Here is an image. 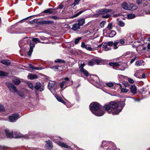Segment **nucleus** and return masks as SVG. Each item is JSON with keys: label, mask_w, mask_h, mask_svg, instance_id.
Listing matches in <instances>:
<instances>
[{"label": "nucleus", "mask_w": 150, "mask_h": 150, "mask_svg": "<svg viewBox=\"0 0 150 150\" xmlns=\"http://www.w3.org/2000/svg\"><path fill=\"white\" fill-rule=\"evenodd\" d=\"M142 0H137V3L138 5H140L142 3Z\"/></svg>", "instance_id": "6e6d98bb"}, {"label": "nucleus", "mask_w": 150, "mask_h": 150, "mask_svg": "<svg viewBox=\"0 0 150 150\" xmlns=\"http://www.w3.org/2000/svg\"><path fill=\"white\" fill-rule=\"evenodd\" d=\"M109 65L112 67H117L120 65L117 62H111L109 63Z\"/></svg>", "instance_id": "c756f323"}, {"label": "nucleus", "mask_w": 150, "mask_h": 150, "mask_svg": "<svg viewBox=\"0 0 150 150\" xmlns=\"http://www.w3.org/2000/svg\"><path fill=\"white\" fill-rule=\"evenodd\" d=\"M81 39V37H79L77 38L75 40V44H77L79 42V40Z\"/></svg>", "instance_id": "a18cd8bd"}, {"label": "nucleus", "mask_w": 150, "mask_h": 150, "mask_svg": "<svg viewBox=\"0 0 150 150\" xmlns=\"http://www.w3.org/2000/svg\"><path fill=\"white\" fill-rule=\"evenodd\" d=\"M27 84V86L32 89H33L34 88V86L33 84L31 83L28 82Z\"/></svg>", "instance_id": "58836bf2"}, {"label": "nucleus", "mask_w": 150, "mask_h": 150, "mask_svg": "<svg viewBox=\"0 0 150 150\" xmlns=\"http://www.w3.org/2000/svg\"><path fill=\"white\" fill-rule=\"evenodd\" d=\"M12 81L16 85H18L20 84L21 81L17 77H15L12 79Z\"/></svg>", "instance_id": "a211bd4d"}, {"label": "nucleus", "mask_w": 150, "mask_h": 150, "mask_svg": "<svg viewBox=\"0 0 150 150\" xmlns=\"http://www.w3.org/2000/svg\"><path fill=\"white\" fill-rule=\"evenodd\" d=\"M128 81L131 83H134V81L131 78H129L128 79Z\"/></svg>", "instance_id": "5fc2aeb1"}, {"label": "nucleus", "mask_w": 150, "mask_h": 150, "mask_svg": "<svg viewBox=\"0 0 150 150\" xmlns=\"http://www.w3.org/2000/svg\"><path fill=\"white\" fill-rule=\"evenodd\" d=\"M146 75L144 74H143L142 76V77L143 78H145V77Z\"/></svg>", "instance_id": "e2e57ef3"}, {"label": "nucleus", "mask_w": 150, "mask_h": 150, "mask_svg": "<svg viewBox=\"0 0 150 150\" xmlns=\"http://www.w3.org/2000/svg\"><path fill=\"white\" fill-rule=\"evenodd\" d=\"M5 109L4 106L2 105H0V111L2 112L4 111Z\"/></svg>", "instance_id": "de8ad7c7"}, {"label": "nucleus", "mask_w": 150, "mask_h": 150, "mask_svg": "<svg viewBox=\"0 0 150 150\" xmlns=\"http://www.w3.org/2000/svg\"><path fill=\"white\" fill-rule=\"evenodd\" d=\"M32 40L33 42H34L36 43H37V42H41L43 43H46V42H41L39 40L38 38H32Z\"/></svg>", "instance_id": "7c9ffc66"}, {"label": "nucleus", "mask_w": 150, "mask_h": 150, "mask_svg": "<svg viewBox=\"0 0 150 150\" xmlns=\"http://www.w3.org/2000/svg\"><path fill=\"white\" fill-rule=\"evenodd\" d=\"M63 7V6L62 4H60L58 8L60 9H62Z\"/></svg>", "instance_id": "bf43d9fd"}, {"label": "nucleus", "mask_w": 150, "mask_h": 150, "mask_svg": "<svg viewBox=\"0 0 150 150\" xmlns=\"http://www.w3.org/2000/svg\"><path fill=\"white\" fill-rule=\"evenodd\" d=\"M130 90L131 93L134 94L137 93V87L134 85H132L130 86Z\"/></svg>", "instance_id": "2eb2a0df"}, {"label": "nucleus", "mask_w": 150, "mask_h": 150, "mask_svg": "<svg viewBox=\"0 0 150 150\" xmlns=\"http://www.w3.org/2000/svg\"><path fill=\"white\" fill-rule=\"evenodd\" d=\"M103 107L98 103L96 102L92 103L90 105V108L92 112L96 116H102L104 113L102 109Z\"/></svg>", "instance_id": "f257e3e1"}, {"label": "nucleus", "mask_w": 150, "mask_h": 150, "mask_svg": "<svg viewBox=\"0 0 150 150\" xmlns=\"http://www.w3.org/2000/svg\"><path fill=\"white\" fill-rule=\"evenodd\" d=\"M135 17V15L134 14L131 13L127 15V17L129 19H131Z\"/></svg>", "instance_id": "f704fd0d"}, {"label": "nucleus", "mask_w": 150, "mask_h": 150, "mask_svg": "<svg viewBox=\"0 0 150 150\" xmlns=\"http://www.w3.org/2000/svg\"><path fill=\"white\" fill-rule=\"evenodd\" d=\"M148 48L150 50V43L147 46Z\"/></svg>", "instance_id": "774afa93"}, {"label": "nucleus", "mask_w": 150, "mask_h": 150, "mask_svg": "<svg viewBox=\"0 0 150 150\" xmlns=\"http://www.w3.org/2000/svg\"><path fill=\"white\" fill-rule=\"evenodd\" d=\"M64 83H63V81L60 83V86L61 88L62 89H65L66 87L65 86Z\"/></svg>", "instance_id": "79ce46f5"}, {"label": "nucleus", "mask_w": 150, "mask_h": 150, "mask_svg": "<svg viewBox=\"0 0 150 150\" xmlns=\"http://www.w3.org/2000/svg\"><path fill=\"white\" fill-rule=\"evenodd\" d=\"M38 23L40 25L53 24L54 22L52 21L43 20L39 21Z\"/></svg>", "instance_id": "ddd939ff"}, {"label": "nucleus", "mask_w": 150, "mask_h": 150, "mask_svg": "<svg viewBox=\"0 0 150 150\" xmlns=\"http://www.w3.org/2000/svg\"><path fill=\"white\" fill-rule=\"evenodd\" d=\"M38 21V20L36 19H34L33 20L30 21V23L33 24L34 23H36Z\"/></svg>", "instance_id": "3c124183"}, {"label": "nucleus", "mask_w": 150, "mask_h": 150, "mask_svg": "<svg viewBox=\"0 0 150 150\" xmlns=\"http://www.w3.org/2000/svg\"><path fill=\"white\" fill-rule=\"evenodd\" d=\"M128 10L131 11L135 10L137 8V7L133 4H130L128 5Z\"/></svg>", "instance_id": "dca6fc26"}, {"label": "nucleus", "mask_w": 150, "mask_h": 150, "mask_svg": "<svg viewBox=\"0 0 150 150\" xmlns=\"http://www.w3.org/2000/svg\"><path fill=\"white\" fill-rule=\"evenodd\" d=\"M46 38H44V37H40V39L42 40H45Z\"/></svg>", "instance_id": "0e129e2a"}, {"label": "nucleus", "mask_w": 150, "mask_h": 150, "mask_svg": "<svg viewBox=\"0 0 150 150\" xmlns=\"http://www.w3.org/2000/svg\"><path fill=\"white\" fill-rule=\"evenodd\" d=\"M28 79L31 80H33L34 79H36L38 78L36 74H29L28 76Z\"/></svg>", "instance_id": "412c9836"}, {"label": "nucleus", "mask_w": 150, "mask_h": 150, "mask_svg": "<svg viewBox=\"0 0 150 150\" xmlns=\"http://www.w3.org/2000/svg\"><path fill=\"white\" fill-rule=\"evenodd\" d=\"M50 18L53 19L54 20H57L59 18L56 16H50Z\"/></svg>", "instance_id": "603ef678"}, {"label": "nucleus", "mask_w": 150, "mask_h": 150, "mask_svg": "<svg viewBox=\"0 0 150 150\" xmlns=\"http://www.w3.org/2000/svg\"><path fill=\"white\" fill-rule=\"evenodd\" d=\"M34 88L36 90H39L40 91H43L44 89V86H42L39 82H38L36 83V85L34 86Z\"/></svg>", "instance_id": "9b49d317"}, {"label": "nucleus", "mask_w": 150, "mask_h": 150, "mask_svg": "<svg viewBox=\"0 0 150 150\" xmlns=\"http://www.w3.org/2000/svg\"><path fill=\"white\" fill-rule=\"evenodd\" d=\"M111 16L110 14H107L105 15H103L102 16V18H107Z\"/></svg>", "instance_id": "a19ab883"}, {"label": "nucleus", "mask_w": 150, "mask_h": 150, "mask_svg": "<svg viewBox=\"0 0 150 150\" xmlns=\"http://www.w3.org/2000/svg\"><path fill=\"white\" fill-rule=\"evenodd\" d=\"M106 23V21H102L100 23V26L101 28H103L104 27V25Z\"/></svg>", "instance_id": "c03bdc74"}, {"label": "nucleus", "mask_w": 150, "mask_h": 150, "mask_svg": "<svg viewBox=\"0 0 150 150\" xmlns=\"http://www.w3.org/2000/svg\"><path fill=\"white\" fill-rule=\"evenodd\" d=\"M16 135V137L17 138H21V137L23 136L21 134H18L17 133H15Z\"/></svg>", "instance_id": "8fccbe9b"}, {"label": "nucleus", "mask_w": 150, "mask_h": 150, "mask_svg": "<svg viewBox=\"0 0 150 150\" xmlns=\"http://www.w3.org/2000/svg\"><path fill=\"white\" fill-rule=\"evenodd\" d=\"M47 144L46 146L47 149H51L52 147V142L50 140L46 141Z\"/></svg>", "instance_id": "f3484780"}, {"label": "nucleus", "mask_w": 150, "mask_h": 150, "mask_svg": "<svg viewBox=\"0 0 150 150\" xmlns=\"http://www.w3.org/2000/svg\"><path fill=\"white\" fill-rule=\"evenodd\" d=\"M85 22V19L83 18L80 19L78 20V24L79 26H82L83 25Z\"/></svg>", "instance_id": "a878e982"}, {"label": "nucleus", "mask_w": 150, "mask_h": 150, "mask_svg": "<svg viewBox=\"0 0 150 150\" xmlns=\"http://www.w3.org/2000/svg\"><path fill=\"white\" fill-rule=\"evenodd\" d=\"M64 79L65 80V81H70L68 77H66Z\"/></svg>", "instance_id": "052dcab7"}, {"label": "nucleus", "mask_w": 150, "mask_h": 150, "mask_svg": "<svg viewBox=\"0 0 150 150\" xmlns=\"http://www.w3.org/2000/svg\"><path fill=\"white\" fill-rule=\"evenodd\" d=\"M55 62L56 63L57 62H62V63H65V61L61 59H57L56 60H55Z\"/></svg>", "instance_id": "37998d69"}, {"label": "nucleus", "mask_w": 150, "mask_h": 150, "mask_svg": "<svg viewBox=\"0 0 150 150\" xmlns=\"http://www.w3.org/2000/svg\"><path fill=\"white\" fill-rule=\"evenodd\" d=\"M81 73H83L86 76H88V72L86 71L85 69H82L80 71Z\"/></svg>", "instance_id": "72a5a7b5"}, {"label": "nucleus", "mask_w": 150, "mask_h": 150, "mask_svg": "<svg viewBox=\"0 0 150 150\" xmlns=\"http://www.w3.org/2000/svg\"><path fill=\"white\" fill-rule=\"evenodd\" d=\"M118 25L121 27H123L125 25V23L122 21H119Z\"/></svg>", "instance_id": "49530a36"}, {"label": "nucleus", "mask_w": 150, "mask_h": 150, "mask_svg": "<svg viewBox=\"0 0 150 150\" xmlns=\"http://www.w3.org/2000/svg\"><path fill=\"white\" fill-rule=\"evenodd\" d=\"M125 42V41L123 39H121L120 40H115L114 42H113V49L115 50L118 48V47L121 45H123Z\"/></svg>", "instance_id": "423d86ee"}, {"label": "nucleus", "mask_w": 150, "mask_h": 150, "mask_svg": "<svg viewBox=\"0 0 150 150\" xmlns=\"http://www.w3.org/2000/svg\"><path fill=\"white\" fill-rule=\"evenodd\" d=\"M144 62V61L142 60H138L136 61L135 65L137 66H139L141 65Z\"/></svg>", "instance_id": "393cba45"}, {"label": "nucleus", "mask_w": 150, "mask_h": 150, "mask_svg": "<svg viewBox=\"0 0 150 150\" xmlns=\"http://www.w3.org/2000/svg\"><path fill=\"white\" fill-rule=\"evenodd\" d=\"M57 143L59 146H60L62 147L69 149H71V147L70 146H67L63 142L59 141Z\"/></svg>", "instance_id": "4468645a"}, {"label": "nucleus", "mask_w": 150, "mask_h": 150, "mask_svg": "<svg viewBox=\"0 0 150 150\" xmlns=\"http://www.w3.org/2000/svg\"><path fill=\"white\" fill-rule=\"evenodd\" d=\"M55 83V82L50 81H49L48 84V88L52 93H54L55 92V88L54 85Z\"/></svg>", "instance_id": "1a4fd4ad"}, {"label": "nucleus", "mask_w": 150, "mask_h": 150, "mask_svg": "<svg viewBox=\"0 0 150 150\" xmlns=\"http://www.w3.org/2000/svg\"><path fill=\"white\" fill-rule=\"evenodd\" d=\"M85 65V64L84 63L81 64V65L79 66V68L80 69V71L82 69H84L83 68V67Z\"/></svg>", "instance_id": "09e8293b"}, {"label": "nucleus", "mask_w": 150, "mask_h": 150, "mask_svg": "<svg viewBox=\"0 0 150 150\" xmlns=\"http://www.w3.org/2000/svg\"><path fill=\"white\" fill-rule=\"evenodd\" d=\"M118 105L117 103L115 102L112 101L108 105H106L104 106L105 110L108 111L109 113H112L113 114H118L121 110H110L111 108L112 109H115L118 106Z\"/></svg>", "instance_id": "f03ea898"}, {"label": "nucleus", "mask_w": 150, "mask_h": 150, "mask_svg": "<svg viewBox=\"0 0 150 150\" xmlns=\"http://www.w3.org/2000/svg\"><path fill=\"white\" fill-rule=\"evenodd\" d=\"M108 35L110 37H113L116 35V32L114 30L111 31L110 32L108 33Z\"/></svg>", "instance_id": "cd10ccee"}, {"label": "nucleus", "mask_w": 150, "mask_h": 150, "mask_svg": "<svg viewBox=\"0 0 150 150\" xmlns=\"http://www.w3.org/2000/svg\"><path fill=\"white\" fill-rule=\"evenodd\" d=\"M128 4L125 2H124L121 5L123 9L127 10H128Z\"/></svg>", "instance_id": "c85d7f7f"}, {"label": "nucleus", "mask_w": 150, "mask_h": 150, "mask_svg": "<svg viewBox=\"0 0 150 150\" xmlns=\"http://www.w3.org/2000/svg\"><path fill=\"white\" fill-rule=\"evenodd\" d=\"M102 62L100 59L94 57L88 61V64L90 66H92L95 64H99Z\"/></svg>", "instance_id": "39448f33"}, {"label": "nucleus", "mask_w": 150, "mask_h": 150, "mask_svg": "<svg viewBox=\"0 0 150 150\" xmlns=\"http://www.w3.org/2000/svg\"><path fill=\"white\" fill-rule=\"evenodd\" d=\"M81 47L83 48L86 49L88 50L91 51L94 50L93 49L89 46L88 45H85L83 42L81 43Z\"/></svg>", "instance_id": "f8f14e48"}, {"label": "nucleus", "mask_w": 150, "mask_h": 150, "mask_svg": "<svg viewBox=\"0 0 150 150\" xmlns=\"http://www.w3.org/2000/svg\"><path fill=\"white\" fill-rule=\"evenodd\" d=\"M29 66L32 70H39V67H34L33 64H29Z\"/></svg>", "instance_id": "c9c22d12"}, {"label": "nucleus", "mask_w": 150, "mask_h": 150, "mask_svg": "<svg viewBox=\"0 0 150 150\" xmlns=\"http://www.w3.org/2000/svg\"><path fill=\"white\" fill-rule=\"evenodd\" d=\"M137 58V57L135 56L133 59H132L130 61V63L132 64L136 60Z\"/></svg>", "instance_id": "864d4df0"}, {"label": "nucleus", "mask_w": 150, "mask_h": 150, "mask_svg": "<svg viewBox=\"0 0 150 150\" xmlns=\"http://www.w3.org/2000/svg\"><path fill=\"white\" fill-rule=\"evenodd\" d=\"M120 88L121 91L122 92L125 93L127 92L128 91V90H127V89L122 88V87L121 85L120 86Z\"/></svg>", "instance_id": "4c0bfd02"}, {"label": "nucleus", "mask_w": 150, "mask_h": 150, "mask_svg": "<svg viewBox=\"0 0 150 150\" xmlns=\"http://www.w3.org/2000/svg\"><path fill=\"white\" fill-rule=\"evenodd\" d=\"M48 67L50 68L53 69L54 68V67L51 66H50Z\"/></svg>", "instance_id": "69168bd1"}, {"label": "nucleus", "mask_w": 150, "mask_h": 150, "mask_svg": "<svg viewBox=\"0 0 150 150\" xmlns=\"http://www.w3.org/2000/svg\"><path fill=\"white\" fill-rule=\"evenodd\" d=\"M1 62L3 64L9 65L11 63L10 61L8 60H3L1 61Z\"/></svg>", "instance_id": "b1692460"}, {"label": "nucleus", "mask_w": 150, "mask_h": 150, "mask_svg": "<svg viewBox=\"0 0 150 150\" xmlns=\"http://www.w3.org/2000/svg\"><path fill=\"white\" fill-rule=\"evenodd\" d=\"M113 42L112 41H109L106 43H105L104 44H102L99 45L98 47H101L105 51H108L110 50L111 49V46H112Z\"/></svg>", "instance_id": "20e7f679"}, {"label": "nucleus", "mask_w": 150, "mask_h": 150, "mask_svg": "<svg viewBox=\"0 0 150 150\" xmlns=\"http://www.w3.org/2000/svg\"><path fill=\"white\" fill-rule=\"evenodd\" d=\"M105 85L109 87H112L114 86L113 83L111 82L106 83Z\"/></svg>", "instance_id": "e433bc0d"}, {"label": "nucleus", "mask_w": 150, "mask_h": 150, "mask_svg": "<svg viewBox=\"0 0 150 150\" xmlns=\"http://www.w3.org/2000/svg\"><path fill=\"white\" fill-rule=\"evenodd\" d=\"M6 84L11 92L14 93L17 92L16 87L12 83L6 82Z\"/></svg>", "instance_id": "6e6552de"}, {"label": "nucleus", "mask_w": 150, "mask_h": 150, "mask_svg": "<svg viewBox=\"0 0 150 150\" xmlns=\"http://www.w3.org/2000/svg\"><path fill=\"white\" fill-rule=\"evenodd\" d=\"M63 83H64V84L65 85V87H66L67 86H69V85H68L67 82V81H63Z\"/></svg>", "instance_id": "13d9d810"}, {"label": "nucleus", "mask_w": 150, "mask_h": 150, "mask_svg": "<svg viewBox=\"0 0 150 150\" xmlns=\"http://www.w3.org/2000/svg\"><path fill=\"white\" fill-rule=\"evenodd\" d=\"M24 41H26L28 43H30V48L28 52V55L29 56H30L33 52V48L35 46V44L34 43H31V40L30 38L26 37L24 38L23 40L19 42V45L21 47L22 46V43Z\"/></svg>", "instance_id": "7ed1b4c3"}, {"label": "nucleus", "mask_w": 150, "mask_h": 150, "mask_svg": "<svg viewBox=\"0 0 150 150\" xmlns=\"http://www.w3.org/2000/svg\"><path fill=\"white\" fill-rule=\"evenodd\" d=\"M146 13L147 14H150V11H146Z\"/></svg>", "instance_id": "338daca9"}, {"label": "nucleus", "mask_w": 150, "mask_h": 150, "mask_svg": "<svg viewBox=\"0 0 150 150\" xmlns=\"http://www.w3.org/2000/svg\"><path fill=\"white\" fill-rule=\"evenodd\" d=\"M56 98L58 101L62 102L64 104H65V102L62 99L61 97L57 96L56 97Z\"/></svg>", "instance_id": "473e14b6"}, {"label": "nucleus", "mask_w": 150, "mask_h": 150, "mask_svg": "<svg viewBox=\"0 0 150 150\" xmlns=\"http://www.w3.org/2000/svg\"><path fill=\"white\" fill-rule=\"evenodd\" d=\"M112 11V9H107L103 8L100 9L96 11V12L99 15H104L109 12H111Z\"/></svg>", "instance_id": "0eeeda50"}, {"label": "nucleus", "mask_w": 150, "mask_h": 150, "mask_svg": "<svg viewBox=\"0 0 150 150\" xmlns=\"http://www.w3.org/2000/svg\"><path fill=\"white\" fill-rule=\"evenodd\" d=\"M86 10L84 9H81L80 11L78 12L77 13H76L71 18H74L78 16L79 15L82 13L84 11Z\"/></svg>", "instance_id": "6ab92c4d"}, {"label": "nucleus", "mask_w": 150, "mask_h": 150, "mask_svg": "<svg viewBox=\"0 0 150 150\" xmlns=\"http://www.w3.org/2000/svg\"><path fill=\"white\" fill-rule=\"evenodd\" d=\"M112 23H109L107 27V29L108 30H110L112 28Z\"/></svg>", "instance_id": "ea45409f"}, {"label": "nucleus", "mask_w": 150, "mask_h": 150, "mask_svg": "<svg viewBox=\"0 0 150 150\" xmlns=\"http://www.w3.org/2000/svg\"><path fill=\"white\" fill-rule=\"evenodd\" d=\"M124 85L126 87H128L129 85V84L128 82H124Z\"/></svg>", "instance_id": "4d7b16f0"}, {"label": "nucleus", "mask_w": 150, "mask_h": 150, "mask_svg": "<svg viewBox=\"0 0 150 150\" xmlns=\"http://www.w3.org/2000/svg\"><path fill=\"white\" fill-rule=\"evenodd\" d=\"M80 28V26L78 23H75L72 26V29L74 30H76Z\"/></svg>", "instance_id": "5701e85b"}, {"label": "nucleus", "mask_w": 150, "mask_h": 150, "mask_svg": "<svg viewBox=\"0 0 150 150\" xmlns=\"http://www.w3.org/2000/svg\"><path fill=\"white\" fill-rule=\"evenodd\" d=\"M5 132L6 133V135L7 137L9 138H11L13 137L12 132H9L8 130L6 129L5 130Z\"/></svg>", "instance_id": "aec40b11"}, {"label": "nucleus", "mask_w": 150, "mask_h": 150, "mask_svg": "<svg viewBox=\"0 0 150 150\" xmlns=\"http://www.w3.org/2000/svg\"><path fill=\"white\" fill-rule=\"evenodd\" d=\"M57 137H54V138H53V139H52V140L54 141L55 142H57L56 140H57Z\"/></svg>", "instance_id": "680f3d73"}, {"label": "nucleus", "mask_w": 150, "mask_h": 150, "mask_svg": "<svg viewBox=\"0 0 150 150\" xmlns=\"http://www.w3.org/2000/svg\"><path fill=\"white\" fill-rule=\"evenodd\" d=\"M53 9L51 8H48L43 11L44 13H48L49 14H52L53 13Z\"/></svg>", "instance_id": "bb28decb"}, {"label": "nucleus", "mask_w": 150, "mask_h": 150, "mask_svg": "<svg viewBox=\"0 0 150 150\" xmlns=\"http://www.w3.org/2000/svg\"><path fill=\"white\" fill-rule=\"evenodd\" d=\"M81 85L80 81L79 80L75 82L74 84V87L75 89H77Z\"/></svg>", "instance_id": "4be33fe9"}, {"label": "nucleus", "mask_w": 150, "mask_h": 150, "mask_svg": "<svg viewBox=\"0 0 150 150\" xmlns=\"http://www.w3.org/2000/svg\"><path fill=\"white\" fill-rule=\"evenodd\" d=\"M8 75V73L0 71V76H7Z\"/></svg>", "instance_id": "2f4dec72"}, {"label": "nucleus", "mask_w": 150, "mask_h": 150, "mask_svg": "<svg viewBox=\"0 0 150 150\" xmlns=\"http://www.w3.org/2000/svg\"><path fill=\"white\" fill-rule=\"evenodd\" d=\"M19 118V115L18 114H14L9 116L8 119L11 122H15Z\"/></svg>", "instance_id": "9d476101"}]
</instances>
